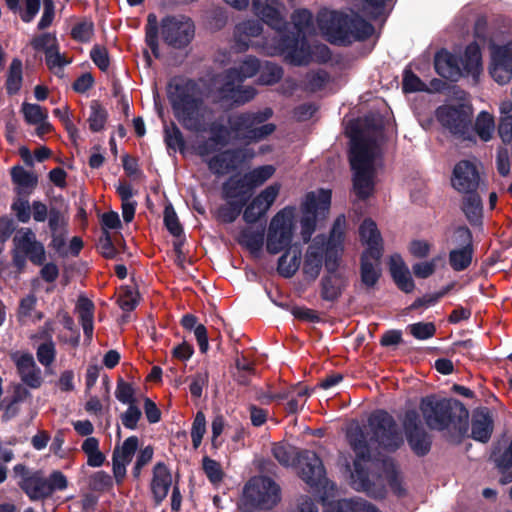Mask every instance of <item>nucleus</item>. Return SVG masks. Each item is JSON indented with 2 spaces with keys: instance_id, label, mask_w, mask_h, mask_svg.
Here are the masks:
<instances>
[{
  "instance_id": "nucleus-1",
  "label": "nucleus",
  "mask_w": 512,
  "mask_h": 512,
  "mask_svg": "<svg viewBox=\"0 0 512 512\" xmlns=\"http://www.w3.org/2000/svg\"><path fill=\"white\" fill-rule=\"evenodd\" d=\"M371 437L368 440L364 429L356 425L348 429L347 441L355 453L354 470L351 473L357 491L369 492L373 482L369 478L368 469L363 463L371 460L370 444L376 443L388 452H395L403 444V437L394 417L385 410H377L368 418Z\"/></svg>"
},
{
  "instance_id": "nucleus-2",
  "label": "nucleus",
  "mask_w": 512,
  "mask_h": 512,
  "mask_svg": "<svg viewBox=\"0 0 512 512\" xmlns=\"http://www.w3.org/2000/svg\"><path fill=\"white\" fill-rule=\"evenodd\" d=\"M166 93L175 119L185 130L195 133L207 130L206 114L212 110L195 80L173 77L167 83Z\"/></svg>"
},
{
  "instance_id": "nucleus-3",
  "label": "nucleus",
  "mask_w": 512,
  "mask_h": 512,
  "mask_svg": "<svg viewBox=\"0 0 512 512\" xmlns=\"http://www.w3.org/2000/svg\"><path fill=\"white\" fill-rule=\"evenodd\" d=\"M419 411L430 430L448 431L454 439L461 440L469 429V411L455 398L430 394L422 397Z\"/></svg>"
},
{
  "instance_id": "nucleus-4",
  "label": "nucleus",
  "mask_w": 512,
  "mask_h": 512,
  "mask_svg": "<svg viewBox=\"0 0 512 512\" xmlns=\"http://www.w3.org/2000/svg\"><path fill=\"white\" fill-rule=\"evenodd\" d=\"M159 27L164 43L174 49H184L195 36L194 22L188 16L182 14L167 15L161 19L159 24L154 13L148 14L145 26V43L151 49L155 58L160 57Z\"/></svg>"
},
{
  "instance_id": "nucleus-5",
  "label": "nucleus",
  "mask_w": 512,
  "mask_h": 512,
  "mask_svg": "<svg viewBox=\"0 0 512 512\" xmlns=\"http://www.w3.org/2000/svg\"><path fill=\"white\" fill-rule=\"evenodd\" d=\"M317 23L327 40L338 46H349L356 41H365L375 31L374 26L359 14L348 15L336 10L320 11Z\"/></svg>"
},
{
  "instance_id": "nucleus-6",
  "label": "nucleus",
  "mask_w": 512,
  "mask_h": 512,
  "mask_svg": "<svg viewBox=\"0 0 512 512\" xmlns=\"http://www.w3.org/2000/svg\"><path fill=\"white\" fill-rule=\"evenodd\" d=\"M243 495L250 506L271 509L280 501V487L267 476L252 478L246 483Z\"/></svg>"
},
{
  "instance_id": "nucleus-7",
  "label": "nucleus",
  "mask_w": 512,
  "mask_h": 512,
  "mask_svg": "<svg viewBox=\"0 0 512 512\" xmlns=\"http://www.w3.org/2000/svg\"><path fill=\"white\" fill-rule=\"evenodd\" d=\"M438 122L453 136L469 139L472 126V110L464 104L443 105L436 109Z\"/></svg>"
},
{
  "instance_id": "nucleus-8",
  "label": "nucleus",
  "mask_w": 512,
  "mask_h": 512,
  "mask_svg": "<svg viewBox=\"0 0 512 512\" xmlns=\"http://www.w3.org/2000/svg\"><path fill=\"white\" fill-rule=\"evenodd\" d=\"M332 193L330 190L320 189L318 193L308 192L303 203V217L301 218V234L304 242H308L316 229L317 215L325 214L331 206Z\"/></svg>"
},
{
  "instance_id": "nucleus-9",
  "label": "nucleus",
  "mask_w": 512,
  "mask_h": 512,
  "mask_svg": "<svg viewBox=\"0 0 512 512\" xmlns=\"http://www.w3.org/2000/svg\"><path fill=\"white\" fill-rule=\"evenodd\" d=\"M256 95V90L251 86H242L236 78H226L224 74V82L216 88L213 94V102L218 104L223 111H230L240 107L252 99Z\"/></svg>"
},
{
  "instance_id": "nucleus-10",
  "label": "nucleus",
  "mask_w": 512,
  "mask_h": 512,
  "mask_svg": "<svg viewBox=\"0 0 512 512\" xmlns=\"http://www.w3.org/2000/svg\"><path fill=\"white\" fill-rule=\"evenodd\" d=\"M293 239L292 212L283 209L271 220L267 233L266 250L275 255L288 251Z\"/></svg>"
},
{
  "instance_id": "nucleus-11",
  "label": "nucleus",
  "mask_w": 512,
  "mask_h": 512,
  "mask_svg": "<svg viewBox=\"0 0 512 512\" xmlns=\"http://www.w3.org/2000/svg\"><path fill=\"white\" fill-rule=\"evenodd\" d=\"M402 424L411 451L418 457L429 454L432 447V436L423 427L419 413L415 409L407 410Z\"/></svg>"
},
{
  "instance_id": "nucleus-12",
  "label": "nucleus",
  "mask_w": 512,
  "mask_h": 512,
  "mask_svg": "<svg viewBox=\"0 0 512 512\" xmlns=\"http://www.w3.org/2000/svg\"><path fill=\"white\" fill-rule=\"evenodd\" d=\"M349 162L351 169L375 168L376 140L366 137L357 125L351 127Z\"/></svg>"
},
{
  "instance_id": "nucleus-13",
  "label": "nucleus",
  "mask_w": 512,
  "mask_h": 512,
  "mask_svg": "<svg viewBox=\"0 0 512 512\" xmlns=\"http://www.w3.org/2000/svg\"><path fill=\"white\" fill-rule=\"evenodd\" d=\"M277 32L279 33L277 46L280 51L287 53L295 65L307 63L310 57V46L306 35L294 30L289 23L287 28Z\"/></svg>"
},
{
  "instance_id": "nucleus-14",
  "label": "nucleus",
  "mask_w": 512,
  "mask_h": 512,
  "mask_svg": "<svg viewBox=\"0 0 512 512\" xmlns=\"http://www.w3.org/2000/svg\"><path fill=\"white\" fill-rule=\"evenodd\" d=\"M490 51L489 74L500 85L509 83L512 79V41L502 45L493 44Z\"/></svg>"
},
{
  "instance_id": "nucleus-15",
  "label": "nucleus",
  "mask_w": 512,
  "mask_h": 512,
  "mask_svg": "<svg viewBox=\"0 0 512 512\" xmlns=\"http://www.w3.org/2000/svg\"><path fill=\"white\" fill-rule=\"evenodd\" d=\"M300 478L311 487H318L326 483V470L321 458L316 452L304 450L297 453Z\"/></svg>"
},
{
  "instance_id": "nucleus-16",
  "label": "nucleus",
  "mask_w": 512,
  "mask_h": 512,
  "mask_svg": "<svg viewBox=\"0 0 512 512\" xmlns=\"http://www.w3.org/2000/svg\"><path fill=\"white\" fill-rule=\"evenodd\" d=\"M272 115L271 108H265L257 112H240L229 115L227 123L231 125L234 139L247 142V136L250 135L253 126L264 123Z\"/></svg>"
},
{
  "instance_id": "nucleus-17",
  "label": "nucleus",
  "mask_w": 512,
  "mask_h": 512,
  "mask_svg": "<svg viewBox=\"0 0 512 512\" xmlns=\"http://www.w3.org/2000/svg\"><path fill=\"white\" fill-rule=\"evenodd\" d=\"M452 186L459 192L478 190L480 175L476 165L469 160L459 161L453 169Z\"/></svg>"
},
{
  "instance_id": "nucleus-18",
  "label": "nucleus",
  "mask_w": 512,
  "mask_h": 512,
  "mask_svg": "<svg viewBox=\"0 0 512 512\" xmlns=\"http://www.w3.org/2000/svg\"><path fill=\"white\" fill-rule=\"evenodd\" d=\"M489 460L498 470L500 483L505 485L512 482V438L507 445L505 441H497L492 444Z\"/></svg>"
},
{
  "instance_id": "nucleus-19",
  "label": "nucleus",
  "mask_w": 512,
  "mask_h": 512,
  "mask_svg": "<svg viewBox=\"0 0 512 512\" xmlns=\"http://www.w3.org/2000/svg\"><path fill=\"white\" fill-rule=\"evenodd\" d=\"M254 13L260 17L261 21L276 31H281L288 27V22L282 16L278 0H253Z\"/></svg>"
},
{
  "instance_id": "nucleus-20",
  "label": "nucleus",
  "mask_w": 512,
  "mask_h": 512,
  "mask_svg": "<svg viewBox=\"0 0 512 512\" xmlns=\"http://www.w3.org/2000/svg\"><path fill=\"white\" fill-rule=\"evenodd\" d=\"M359 236L361 242L367 245V249L363 253L369 254L373 260L379 262L384 251L383 239L376 223L372 219L366 218L361 223Z\"/></svg>"
},
{
  "instance_id": "nucleus-21",
  "label": "nucleus",
  "mask_w": 512,
  "mask_h": 512,
  "mask_svg": "<svg viewBox=\"0 0 512 512\" xmlns=\"http://www.w3.org/2000/svg\"><path fill=\"white\" fill-rule=\"evenodd\" d=\"M434 68L439 76L452 82L458 81L463 76L459 57L444 48L436 52Z\"/></svg>"
},
{
  "instance_id": "nucleus-22",
  "label": "nucleus",
  "mask_w": 512,
  "mask_h": 512,
  "mask_svg": "<svg viewBox=\"0 0 512 512\" xmlns=\"http://www.w3.org/2000/svg\"><path fill=\"white\" fill-rule=\"evenodd\" d=\"M253 193L243 175H232L222 184V198L241 203L244 207L250 201Z\"/></svg>"
},
{
  "instance_id": "nucleus-23",
  "label": "nucleus",
  "mask_w": 512,
  "mask_h": 512,
  "mask_svg": "<svg viewBox=\"0 0 512 512\" xmlns=\"http://www.w3.org/2000/svg\"><path fill=\"white\" fill-rule=\"evenodd\" d=\"M172 485V475L164 462H157L153 468V477L150 484L155 506L160 505L167 497Z\"/></svg>"
},
{
  "instance_id": "nucleus-24",
  "label": "nucleus",
  "mask_w": 512,
  "mask_h": 512,
  "mask_svg": "<svg viewBox=\"0 0 512 512\" xmlns=\"http://www.w3.org/2000/svg\"><path fill=\"white\" fill-rule=\"evenodd\" d=\"M347 284V278L342 273H326L319 284L321 299L331 303L337 302Z\"/></svg>"
},
{
  "instance_id": "nucleus-25",
  "label": "nucleus",
  "mask_w": 512,
  "mask_h": 512,
  "mask_svg": "<svg viewBox=\"0 0 512 512\" xmlns=\"http://www.w3.org/2000/svg\"><path fill=\"white\" fill-rule=\"evenodd\" d=\"M494 430V421L488 408L474 411L471 421V437L481 443H487Z\"/></svg>"
},
{
  "instance_id": "nucleus-26",
  "label": "nucleus",
  "mask_w": 512,
  "mask_h": 512,
  "mask_svg": "<svg viewBox=\"0 0 512 512\" xmlns=\"http://www.w3.org/2000/svg\"><path fill=\"white\" fill-rule=\"evenodd\" d=\"M353 171V192L359 200H367L375 190V168H358Z\"/></svg>"
},
{
  "instance_id": "nucleus-27",
  "label": "nucleus",
  "mask_w": 512,
  "mask_h": 512,
  "mask_svg": "<svg viewBox=\"0 0 512 512\" xmlns=\"http://www.w3.org/2000/svg\"><path fill=\"white\" fill-rule=\"evenodd\" d=\"M17 371L24 384L32 389H37L42 384L41 370L36 366L31 354L21 355L17 362Z\"/></svg>"
},
{
  "instance_id": "nucleus-28",
  "label": "nucleus",
  "mask_w": 512,
  "mask_h": 512,
  "mask_svg": "<svg viewBox=\"0 0 512 512\" xmlns=\"http://www.w3.org/2000/svg\"><path fill=\"white\" fill-rule=\"evenodd\" d=\"M18 485L31 501L49 498L46 478L40 470L31 473L29 477L21 479Z\"/></svg>"
},
{
  "instance_id": "nucleus-29",
  "label": "nucleus",
  "mask_w": 512,
  "mask_h": 512,
  "mask_svg": "<svg viewBox=\"0 0 512 512\" xmlns=\"http://www.w3.org/2000/svg\"><path fill=\"white\" fill-rule=\"evenodd\" d=\"M459 65L463 71V76L476 78L482 71V53L477 42L468 44L464 50L463 56L459 57Z\"/></svg>"
},
{
  "instance_id": "nucleus-30",
  "label": "nucleus",
  "mask_w": 512,
  "mask_h": 512,
  "mask_svg": "<svg viewBox=\"0 0 512 512\" xmlns=\"http://www.w3.org/2000/svg\"><path fill=\"white\" fill-rule=\"evenodd\" d=\"M325 512H381L374 504L362 499H339L325 506Z\"/></svg>"
},
{
  "instance_id": "nucleus-31",
  "label": "nucleus",
  "mask_w": 512,
  "mask_h": 512,
  "mask_svg": "<svg viewBox=\"0 0 512 512\" xmlns=\"http://www.w3.org/2000/svg\"><path fill=\"white\" fill-rule=\"evenodd\" d=\"M76 309L79 314L80 324L83 328L84 340L90 344L94 331V303L87 297L81 296L77 301Z\"/></svg>"
},
{
  "instance_id": "nucleus-32",
  "label": "nucleus",
  "mask_w": 512,
  "mask_h": 512,
  "mask_svg": "<svg viewBox=\"0 0 512 512\" xmlns=\"http://www.w3.org/2000/svg\"><path fill=\"white\" fill-rule=\"evenodd\" d=\"M464 194L461 209L471 225H478L482 222V199L477 190Z\"/></svg>"
},
{
  "instance_id": "nucleus-33",
  "label": "nucleus",
  "mask_w": 512,
  "mask_h": 512,
  "mask_svg": "<svg viewBox=\"0 0 512 512\" xmlns=\"http://www.w3.org/2000/svg\"><path fill=\"white\" fill-rule=\"evenodd\" d=\"M323 266V250L320 247L310 246L305 254L303 273L311 281L318 278Z\"/></svg>"
},
{
  "instance_id": "nucleus-34",
  "label": "nucleus",
  "mask_w": 512,
  "mask_h": 512,
  "mask_svg": "<svg viewBox=\"0 0 512 512\" xmlns=\"http://www.w3.org/2000/svg\"><path fill=\"white\" fill-rule=\"evenodd\" d=\"M261 64L258 58L248 56L245 58L238 67H233L226 70V78H236L238 83L244 82L245 79L251 78L260 72Z\"/></svg>"
},
{
  "instance_id": "nucleus-35",
  "label": "nucleus",
  "mask_w": 512,
  "mask_h": 512,
  "mask_svg": "<svg viewBox=\"0 0 512 512\" xmlns=\"http://www.w3.org/2000/svg\"><path fill=\"white\" fill-rule=\"evenodd\" d=\"M369 254L362 253L360 257L361 282L368 288L374 287L381 277V269L374 267Z\"/></svg>"
},
{
  "instance_id": "nucleus-36",
  "label": "nucleus",
  "mask_w": 512,
  "mask_h": 512,
  "mask_svg": "<svg viewBox=\"0 0 512 512\" xmlns=\"http://www.w3.org/2000/svg\"><path fill=\"white\" fill-rule=\"evenodd\" d=\"M226 171H236L247 159L254 156L252 150L246 148H233L223 151Z\"/></svg>"
},
{
  "instance_id": "nucleus-37",
  "label": "nucleus",
  "mask_w": 512,
  "mask_h": 512,
  "mask_svg": "<svg viewBox=\"0 0 512 512\" xmlns=\"http://www.w3.org/2000/svg\"><path fill=\"white\" fill-rule=\"evenodd\" d=\"M275 173V168L272 165H263L246 172L243 177L247 184L254 192L255 188L264 184Z\"/></svg>"
},
{
  "instance_id": "nucleus-38",
  "label": "nucleus",
  "mask_w": 512,
  "mask_h": 512,
  "mask_svg": "<svg viewBox=\"0 0 512 512\" xmlns=\"http://www.w3.org/2000/svg\"><path fill=\"white\" fill-rule=\"evenodd\" d=\"M108 119V112L98 100H93L90 105L88 118L89 129L92 132H100L104 129Z\"/></svg>"
},
{
  "instance_id": "nucleus-39",
  "label": "nucleus",
  "mask_w": 512,
  "mask_h": 512,
  "mask_svg": "<svg viewBox=\"0 0 512 512\" xmlns=\"http://www.w3.org/2000/svg\"><path fill=\"white\" fill-rule=\"evenodd\" d=\"M474 129L482 141H489L495 129L493 116L486 111H481L476 118Z\"/></svg>"
},
{
  "instance_id": "nucleus-40",
  "label": "nucleus",
  "mask_w": 512,
  "mask_h": 512,
  "mask_svg": "<svg viewBox=\"0 0 512 512\" xmlns=\"http://www.w3.org/2000/svg\"><path fill=\"white\" fill-rule=\"evenodd\" d=\"M22 85V62L21 60L15 58L12 60L7 80H6V90L9 95L17 94Z\"/></svg>"
},
{
  "instance_id": "nucleus-41",
  "label": "nucleus",
  "mask_w": 512,
  "mask_h": 512,
  "mask_svg": "<svg viewBox=\"0 0 512 512\" xmlns=\"http://www.w3.org/2000/svg\"><path fill=\"white\" fill-rule=\"evenodd\" d=\"M472 257L473 249H454L449 253V264L454 271H463L470 266Z\"/></svg>"
},
{
  "instance_id": "nucleus-42",
  "label": "nucleus",
  "mask_w": 512,
  "mask_h": 512,
  "mask_svg": "<svg viewBox=\"0 0 512 512\" xmlns=\"http://www.w3.org/2000/svg\"><path fill=\"white\" fill-rule=\"evenodd\" d=\"M341 260V249L335 244L328 242L323 251V264L326 273H340L338 268Z\"/></svg>"
},
{
  "instance_id": "nucleus-43",
  "label": "nucleus",
  "mask_w": 512,
  "mask_h": 512,
  "mask_svg": "<svg viewBox=\"0 0 512 512\" xmlns=\"http://www.w3.org/2000/svg\"><path fill=\"white\" fill-rule=\"evenodd\" d=\"M292 28L301 34L306 35V32L313 28V14L308 9H297L292 15Z\"/></svg>"
},
{
  "instance_id": "nucleus-44",
  "label": "nucleus",
  "mask_w": 512,
  "mask_h": 512,
  "mask_svg": "<svg viewBox=\"0 0 512 512\" xmlns=\"http://www.w3.org/2000/svg\"><path fill=\"white\" fill-rule=\"evenodd\" d=\"M164 141L167 149L176 151L185 148V139L179 127L171 122L170 126L164 128Z\"/></svg>"
},
{
  "instance_id": "nucleus-45",
  "label": "nucleus",
  "mask_w": 512,
  "mask_h": 512,
  "mask_svg": "<svg viewBox=\"0 0 512 512\" xmlns=\"http://www.w3.org/2000/svg\"><path fill=\"white\" fill-rule=\"evenodd\" d=\"M288 254L289 251H286L279 257L277 262V272L284 278H291L294 276L300 266V256L295 254L288 261Z\"/></svg>"
},
{
  "instance_id": "nucleus-46",
  "label": "nucleus",
  "mask_w": 512,
  "mask_h": 512,
  "mask_svg": "<svg viewBox=\"0 0 512 512\" xmlns=\"http://www.w3.org/2000/svg\"><path fill=\"white\" fill-rule=\"evenodd\" d=\"M283 73L281 66L267 61L265 65L260 68L259 82L264 85H273L282 79Z\"/></svg>"
},
{
  "instance_id": "nucleus-47",
  "label": "nucleus",
  "mask_w": 512,
  "mask_h": 512,
  "mask_svg": "<svg viewBox=\"0 0 512 512\" xmlns=\"http://www.w3.org/2000/svg\"><path fill=\"white\" fill-rule=\"evenodd\" d=\"M272 455L284 467L292 466L297 459L294 448L284 443L273 444Z\"/></svg>"
},
{
  "instance_id": "nucleus-48",
  "label": "nucleus",
  "mask_w": 512,
  "mask_h": 512,
  "mask_svg": "<svg viewBox=\"0 0 512 512\" xmlns=\"http://www.w3.org/2000/svg\"><path fill=\"white\" fill-rule=\"evenodd\" d=\"M227 203L218 208L217 218L223 223H233L242 213L244 206L241 203L226 200Z\"/></svg>"
},
{
  "instance_id": "nucleus-49",
  "label": "nucleus",
  "mask_w": 512,
  "mask_h": 512,
  "mask_svg": "<svg viewBox=\"0 0 512 512\" xmlns=\"http://www.w3.org/2000/svg\"><path fill=\"white\" fill-rule=\"evenodd\" d=\"M164 225L169 233L174 237L180 238L183 236V227L172 204H168L164 208Z\"/></svg>"
},
{
  "instance_id": "nucleus-50",
  "label": "nucleus",
  "mask_w": 512,
  "mask_h": 512,
  "mask_svg": "<svg viewBox=\"0 0 512 512\" xmlns=\"http://www.w3.org/2000/svg\"><path fill=\"white\" fill-rule=\"evenodd\" d=\"M12 181L23 188L33 189L37 185V176L28 172L22 166H15L11 170Z\"/></svg>"
},
{
  "instance_id": "nucleus-51",
  "label": "nucleus",
  "mask_w": 512,
  "mask_h": 512,
  "mask_svg": "<svg viewBox=\"0 0 512 512\" xmlns=\"http://www.w3.org/2000/svg\"><path fill=\"white\" fill-rule=\"evenodd\" d=\"M242 244H244L251 253L256 254L262 250L264 244V231H248L241 232Z\"/></svg>"
},
{
  "instance_id": "nucleus-52",
  "label": "nucleus",
  "mask_w": 512,
  "mask_h": 512,
  "mask_svg": "<svg viewBox=\"0 0 512 512\" xmlns=\"http://www.w3.org/2000/svg\"><path fill=\"white\" fill-rule=\"evenodd\" d=\"M206 433V417L202 411H198L194 417L191 427V438L194 449L201 445L204 434Z\"/></svg>"
},
{
  "instance_id": "nucleus-53",
  "label": "nucleus",
  "mask_w": 512,
  "mask_h": 512,
  "mask_svg": "<svg viewBox=\"0 0 512 512\" xmlns=\"http://www.w3.org/2000/svg\"><path fill=\"white\" fill-rule=\"evenodd\" d=\"M18 195H21L22 191L18 190ZM11 210L15 213L16 218L21 223H28L31 219V206L28 199L18 196L14 199Z\"/></svg>"
},
{
  "instance_id": "nucleus-54",
  "label": "nucleus",
  "mask_w": 512,
  "mask_h": 512,
  "mask_svg": "<svg viewBox=\"0 0 512 512\" xmlns=\"http://www.w3.org/2000/svg\"><path fill=\"white\" fill-rule=\"evenodd\" d=\"M404 93H413L426 90V84L410 69H405L402 79Z\"/></svg>"
},
{
  "instance_id": "nucleus-55",
  "label": "nucleus",
  "mask_w": 512,
  "mask_h": 512,
  "mask_svg": "<svg viewBox=\"0 0 512 512\" xmlns=\"http://www.w3.org/2000/svg\"><path fill=\"white\" fill-rule=\"evenodd\" d=\"M36 356L38 361L45 367L50 366L54 362L56 349L51 335H48V340L46 342L38 346Z\"/></svg>"
},
{
  "instance_id": "nucleus-56",
  "label": "nucleus",
  "mask_w": 512,
  "mask_h": 512,
  "mask_svg": "<svg viewBox=\"0 0 512 512\" xmlns=\"http://www.w3.org/2000/svg\"><path fill=\"white\" fill-rule=\"evenodd\" d=\"M94 34V24L92 21H82L75 24L71 29V37L80 43H87Z\"/></svg>"
},
{
  "instance_id": "nucleus-57",
  "label": "nucleus",
  "mask_w": 512,
  "mask_h": 512,
  "mask_svg": "<svg viewBox=\"0 0 512 512\" xmlns=\"http://www.w3.org/2000/svg\"><path fill=\"white\" fill-rule=\"evenodd\" d=\"M202 467L204 473L211 483H219L223 480L224 473L221 469L220 463L216 460L204 456L202 459Z\"/></svg>"
},
{
  "instance_id": "nucleus-58",
  "label": "nucleus",
  "mask_w": 512,
  "mask_h": 512,
  "mask_svg": "<svg viewBox=\"0 0 512 512\" xmlns=\"http://www.w3.org/2000/svg\"><path fill=\"white\" fill-rule=\"evenodd\" d=\"M139 444L137 436L128 437L122 444L121 448H116L113 453L118 454V460L130 463Z\"/></svg>"
},
{
  "instance_id": "nucleus-59",
  "label": "nucleus",
  "mask_w": 512,
  "mask_h": 512,
  "mask_svg": "<svg viewBox=\"0 0 512 512\" xmlns=\"http://www.w3.org/2000/svg\"><path fill=\"white\" fill-rule=\"evenodd\" d=\"M411 335L418 340H427L436 333V326L433 322H417L408 326Z\"/></svg>"
},
{
  "instance_id": "nucleus-60",
  "label": "nucleus",
  "mask_w": 512,
  "mask_h": 512,
  "mask_svg": "<svg viewBox=\"0 0 512 512\" xmlns=\"http://www.w3.org/2000/svg\"><path fill=\"white\" fill-rule=\"evenodd\" d=\"M97 247L101 255L106 259H115L118 256V250L112 241L111 234L106 229H103Z\"/></svg>"
},
{
  "instance_id": "nucleus-61",
  "label": "nucleus",
  "mask_w": 512,
  "mask_h": 512,
  "mask_svg": "<svg viewBox=\"0 0 512 512\" xmlns=\"http://www.w3.org/2000/svg\"><path fill=\"white\" fill-rule=\"evenodd\" d=\"M115 397L123 404L136 403L135 389L133 385L124 381L122 378L117 381Z\"/></svg>"
},
{
  "instance_id": "nucleus-62",
  "label": "nucleus",
  "mask_w": 512,
  "mask_h": 512,
  "mask_svg": "<svg viewBox=\"0 0 512 512\" xmlns=\"http://www.w3.org/2000/svg\"><path fill=\"white\" fill-rule=\"evenodd\" d=\"M142 417L141 409L136 403L128 404L127 410L121 414L120 419L123 426L129 430L137 429V424Z\"/></svg>"
},
{
  "instance_id": "nucleus-63",
  "label": "nucleus",
  "mask_w": 512,
  "mask_h": 512,
  "mask_svg": "<svg viewBox=\"0 0 512 512\" xmlns=\"http://www.w3.org/2000/svg\"><path fill=\"white\" fill-rule=\"evenodd\" d=\"M23 113L28 124L37 125L47 118V113L37 104H23Z\"/></svg>"
},
{
  "instance_id": "nucleus-64",
  "label": "nucleus",
  "mask_w": 512,
  "mask_h": 512,
  "mask_svg": "<svg viewBox=\"0 0 512 512\" xmlns=\"http://www.w3.org/2000/svg\"><path fill=\"white\" fill-rule=\"evenodd\" d=\"M90 58L101 71L105 72L108 70L110 57L106 47L98 44L94 45L90 50Z\"/></svg>"
}]
</instances>
